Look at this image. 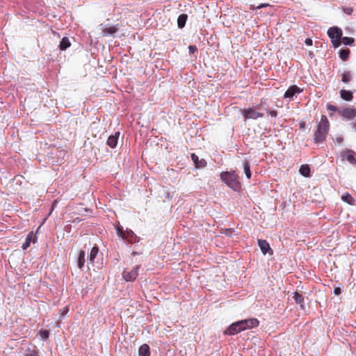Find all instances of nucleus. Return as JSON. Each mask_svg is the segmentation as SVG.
Returning <instances> with one entry per match:
<instances>
[{"instance_id": "obj_1", "label": "nucleus", "mask_w": 356, "mask_h": 356, "mask_svg": "<svg viewBox=\"0 0 356 356\" xmlns=\"http://www.w3.org/2000/svg\"><path fill=\"white\" fill-rule=\"evenodd\" d=\"M330 130V122L327 118L323 115L321 117L320 122L316 124L314 132V142L316 144L323 143Z\"/></svg>"}, {"instance_id": "obj_2", "label": "nucleus", "mask_w": 356, "mask_h": 356, "mask_svg": "<svg viewBox=\"0 0 356 356\" xmlns=\"http://www.w3.org/2000/svg\"><path fill=\"white\" fill-rule=\"evenodd\" d=\"M259 325V321L256 318L243 320L232 323L225 331V334L234 335L245 329L257 327Z\"/></svg>"}, {"instance_id": "obj_3", "label": "nucleus", "mask_w": 356, "mask_h": 356, "mask_svg": "<svg viewBox=\"0 0 356 356\" xmlns=\"http://www.w3.org/2000/svg\"><path fill=\"white\" fill-rule=\"evenodd\" d=\"M222 181L226 184L229 188L237 191L241 188V183L238 181V176L236 174L235 171L232 172H222L220 175Z\"/></svg>"}, {"instance_id": "obj_4", "label": "nucleus", "mask_w": 356, "mask_h": 356, "mask_svg": "<svg viewBox=\"0 0 356 356\" xmlns=\"http://www.w3.org/2000/svg\"><path fill=\"white\" fill-rule=\"evenodd\" d=\"M241 113L245 120L252 119L257 120L264 117V114L255 110L254 107L244 108L241 111Z\"/></svg>"}, {"instance_id": "obj_5", "label": "nucleus", "mask_w": 356, "mask_h": 356, "mask_svg": "<svg viewBox=\"0 0 356 356\" xmlns=\"http://www.w3.org/2000/svg\"><path fill=\"white\" fill-rule=\"evenodd\" d=\"M140 266H136L132 269H124L122 272V277L126 282L134 281L138 275Z\"/></svg>"}, {"instance_id": "obj_6", "label": "nucleus", "mask_w": 356, "mask_h": 356, "mask_svg": "<svg viewBox=\"0 0 356 356\" xmlns=\"http://www.w3.org/2000/svg\"><path fill=\"white\" fill-rule=\"evenodd\" d=\"M338 113L343 118L350 120L356 116V108L353 106L341 108L338 110Z\"/></svg>"}, {"instance_id": "obj_7", "label": "nucleus", "mask_w": 356, "mask_h": 356, "mask_svg": "<svg viewBox=\"0 0 356 356\" xmlns=\"http://www.w3.org/2000/svg\"><path fill=\"white\" fill-rule=\"evenodd\" d=\"M341 156L343 159H346L350 164H356V154L354 151L351 149H346L341 152Z\"/></svg>"}, {"instance_id": "obj_8", "label": "nucleus", "mask_w": 356, "mask_h": 356, "mask_svg": "<svg viewBox=\"0 0 356 356\" xmlns=\"http://www.w3.org/2000/svg\"><path fill=\"white\" fill-rule=\"evenodd\" d=\"M258 245L264 254L268 253L270 255H272L273 254V250L270 248L269 243L266 240L259 239Z\"/></svg>"}, {"instance_id": "obj_9", "label": "nucleus", "mask_w": 356, "mask_h": 356, "mask_svg": "<svg viewBox=\"0 0 356 356\" xmlns=\"http://www.w3.org/2000/svg\"><path fill=\"white\" fill-rule=\"evenodd\" d=\"M327 35L332 40L341 39L342 36V31L337 26L331 27L327 31Z\"/></svg>"}, {"instance_id": "obj_10", "label": "nucleus", "mask_w": 356, "mask_h": 356, "mask_svg": "<svg viewBox=\"0 0 356 356\" xmlns=\"http://www.w3.org/2000/svg\"><path fill=\"white\" fill-rule=\"evenodd\" d=\"M191 157L196 168H204L207 166V161L204 159H199V157L195 154H191Z\"/></svg>"}, {"instance_id": "obj_11", "label": "nucleus", "mask_w": 356, "mask_h": 356, "mask_svg": "<svg viewBox=\"0 0 356 356\" xmlns=\"http://www.w3.org/2000/svg\"><path fill=\"white\" fill-rule=\"evenodd\" d=\"M302 90L297 86L293 85L290 86L284 95V98H292L296 94H299Z\"/></svg>"}, {"instance_id": "obj_12", "label": "nucleus", "mask_w": 356, "mask_h": 356, "mask_svg": "<svg viewBox=\"0 0 356 356\" xmlns=\"http://www.w3.org/2000/svg\"><path fill=\"white\" fill-rule=\"evenodd\" d=\"M119 136H120L119 131H117L115 133V134L110 136L108 138V140L106 142L107 145L111 148L115 147L118 144Z\"/></svg>"}, {"instance_id": "obj_13", "label": "nucleus", "mask_w": 356, "mask_h": 356, "mask_svg": "<svg viewBox=\"0 0 356 356\" xmlns=\"http://www.w3.org/2000/svg\"><path fill=\"white\" fill-rule=\"evenodd\" d=\"M122 239L127 241L129 243H133L137 241L138 237L133 231L127 229Z\"/></svg>"}, {"instance_id": "obj_14", "label": "nucleus", "mask_w": 356, "mask_h": 356, "mask_svg": "<svg viewBox=\"0 0 356 356\" xmlns=\"http://www.w3.org/2000/svg\"><path fill=\"white\" fill-rule=\"evenodd\" d=\"M33 241V243L35 242V236H34L33 232H30L26 238V241L23 243L22 248L23 250H26L29 246L31 242Z\"/></svg>"}, {"instance_id": "obj_15", "label": "nucleus", "mask_w": 356, "mask_h": 356, "mask_svg": "<svg viewBox=\"0 0 356 356\" xmlns=\"http://www.w3.org/2000/svg\"><path fill=\"white\" fill-rule=\"evenodd\" d=\"M149 346L147 344L144 343L140 346L138 350V356H149Z\"/></svg>"}, {"instance_id": "obj_16", "label": "nucleus", "mask_w": 356, "mask_h": 356, "mask_svg": "<svg viewBox=\"0 0 356 356\" xmlns=\"http://www.w3.org/2000/svg\"><path fill=\"white\" fill-rule=\"evenodd\" d=\"M299 172L305 177H309L311 176L310 167L308 164L302 165L300 168Z\"/></svg>"}, {"instance_id": "obj_17", "label": "nucleus", "mask_w": 356, "mask_h": 356, "mask_svg": "<svg viewBox=\"0 0 356 356\" xmlns=\"http://www.w3.org/2000/svg\"><path fill=\"white\" fill-rule=\"evenodd\" d=\"M341 97L346 101H351L353 98V93L350 90H341L340 91Z\"/></svg>"}, {"instance_id": "obj_18", "label": "nucleus", "mask_w": 356, "mask_h": 356, "mask_svg": "<svg viewBox=\"0 0 356 356\" xmlns=\"http://www.w3.org/2000/svg\"><path fill=\"white\" fill-rule=\"evenodd\" d=\"M99 252V248L97 246H94L90 252V254L88 256V259L90 264H93L95 259L96 258L97 254Z\"/></svg>"}, {"instance_id": "obj_19", "label": "nucleus", "mask_w": 356, "mask_h": 356, "mask_svg": "<svg viewBox=\"0 0 356 356\" xmlns=\"http://www.w3.org/2000/svg\"><path fill=\"white\" fill-rule=\"evenodd\" d=\"M118 30L117 26H113L109 27H106L102 30L103 35H113Z\"/></svg>"}, {"instance_id": "obj_20", "label": "nucleus", "mask_w": 356, "mask_h": 356, "mask_svg": "<svg viewBox=\"0 0 356 356\" xmlns=\"http://www.w3.org/2000/svg\"><path fill=\"white\" fill-rule=\"evenodd\" d=\"M188 19V16L186 14H181L178 17L177 19V25L178 27L182 29L184 27L186 20Z\"/></svg>"}, {"instance_id": "obj_21", "label": "nucleus", "mask_w": 356, "mask_h": 356, "mask_svg": "<svg viewBox=\"0 0 356 356\" xmlns=\"http://www.w3.org/2000/svg\"><path fill=\"white\" fill-rule=\"evenodd\" d=\"M85 264V251L81 250L79 254L77 264L80 269H81Z\"/></svg>"}, {"instance_id": "obj_22", "label": "nucleus", "mask_w": 356, "mask_h": 356, "mask_svg": "<svg viewBox=\"0 0 356 356\" xmlns=\"http://www.w3.org/2000/svg\"><path fill=\"white\" fill-rule=\"evenodd\" d=\"M71 45V43L67 37H64L62 38L59 47L61 50H65L67 48L70 47Z\"/></svg>"}, {"instance_id": "obj_23", "label": "nucleus", "mask_w": 356, "mask_h": 356, "mask_svg": "<svg viewBox=\"0 0 356 356\" xmlns=\"http://www.w3.org/2000/svg\"><path fill=\"white\" fill-rule=\"evenodd\" d=\"M341 199L343 201L347 202L350 205H353L355 203V199L349 193H346L343 195Z\"/></svg>"}, {"instance_id": "obj_24", "label": "nucleus", "mask_w": 356, "mask_h": 356, "mask_svg": "<svg viewBox=\"0 0 356 356\" xmlns=\"http://www.w3.org/2000/svg\"><path fill=\"white\" fill-rule=\"evenodd\" d=\"M350 53L349 49H341L339 51V57L341 60H346L349 57Z\"/></svg>"}, {"instance_id": "obj_25", "label": "nucleus", "mask_w": 356, "mask_h": 356, "mask_svg": "<svg viewBox=\"0 0 356 356\" xmlns=\"http://www.w3.org/2000/svg\"><path fill=\"white\" fill-rule=\"evenodd\" d=\"M243 166L244 172H245V174L247 178L250 179L252 174H251V171H250V163L247 161H245L243 163Z\"/></svg>"}, {"instance_id": "obj_26", "label": "nucleus", "mask_w": 356, "mask_h": 356, "mask_svg": "<svg viewBox=\"0 0 356 356\" xmlns=\"http://www.w3.org/2000/svg\"><path fill=\"white\" fill-rule=\"evenodd\" d=\"M293 298L294 300L296 302V303L300 304V306L302 307V305L304 303V298L300 293L296 291L293 293Z\"/></svg>"}, {"instance_id": "obj_27", "label": "nucleus", "mask_w": 356, "mask_h": 356, "mask_svg": "<svg viewBox=\"0 0 356 356\" xmlns=\"http://www.w3.org/2000/svg\"><path fill=\"white\" fill-rule=\"evenodd\" d=\"M351 79V74L350 72H345L342 74L341 81L343 83H348Z\"/></svg>"}, {"instance_id": "obj_28", "label": "nucleus", "mask_w": 356, "mask_h": 356, "mask_svg": "<svg viewBox=\"0 0 356 356\" xmlns=\"http://www.w3.org/2000/svg\"><path fill=\"white\" fill-rule=\"evenodd\" d=\"M115 227L117 235L119 237L122 238L123 236H124L125 230H124L123 227L122 226H120V225H115Z\"/></svg>"}, {"instance_id": "obj_29", "label": "nucleus", "mask_w": 356, "mask_h": 356, "mask_svg": "<svg viewBox=\"0 0 356 356\" xmlns=\"http://www.w3.org/2000/svg\"><path fill=\"white\" fill-rule=\"evenodd\" d=\"M341 40H342V42L346 44V45H350L352 44L355 40L353 38H349V37H343L342 38L341 37Z\"/></svg>"}, {"instance_id": "obj_30", "label": "nucleus", "mask_w": 356, "mask_h": 356, "mask_svg": "<svg viewBox=\"0 0 356 356\" xmlns=\"http://www.w3.org/2000/svg\"><path fill=\"white\" fill-rule=\"evenodd\" d=\"M40 334L43 339H47L49 337V332L48 330H41Z\"/></svg>"}, {"instance_id": "obj_31", "label": "nucleus", "mask_w": 356, "mask_h": 356, "mask_svg": "<svg viewBox=\"0 0 356 356\" xmlns=\"http://www.w3.org/2000/svg\"><path fill=\"white\" fill-rule=\"evenodd\" d=\"M332 42L334 47H337L341 44V39H333V40H332Z\"/></svg>"}, {"instance_id": "obj_32", "label": "nucleus", "mask_w": 356, "mask_h": 356, "mask_svg": "<svg viewBox=\"0 0 356 356\" xmlns=\"http://www.w3.org/2000/svg\"><path fill=\"white\" fill-rule=\"evenodd\" d=\"M327 109L329 111H334V112H336V111L338 112V110H339V109H337V108L335 106L332 105V104H327Z\"/></svg>"}, {"instance_id": "obj_33", "label": "nucleus", "mask_w": 356, "mask_h": 356, "mask_svg": "<svg viewBox=\"0 0 356 356\" xmlns=\"http://www.w3.org/2000/svg\"><path fill=\"white\" fill-rule=\"evenodd\" d=\"M188 50H189L190 54H194L195 52H196L197 51V49L196 46L191 45L188 47Z\"/></svg>"}, {"instance_id": "obj_34", "label": "nucleus", "mask_w": 356, "mask_h": 356, "mask_svg": "<svg viewBox=\"0 0 356 356\" xmlns=\"http://www.w3.org/2000/svg\"><path fill=\"white\" fill-rule=\"evenodd\" d=\"M353 11V8H350V7L343 8V12L347 15H351Z\"/></svg>"}, {"instance_id": "obj_35", "label": "nucleus", "mask_w": 356, "mask_h": 356, "mask_svg": "<svg viewBox=\"0 0 356 356\" xmlns=\"http://www.w3.org/2000/svg\"><path fill=\"white\" fill-rule=\"evenodd\" d=\"M269 114L273 118H276L277 116V111L275 110H272L269 111Z\"/></svg>"}, {"instance_id": "obj_36", "label": "nucleus", "mask_w": 356, "mask_h": 356, "mask_svg": "<svg viewBox=\"0 0 356 356\" xmlns=\"http://www.w3.org/2000/svg\"><path fill=\"white\" fill-rule=\"evenodd\" d=\"M341 289L339 287L334 288V293L335 295L338 296V295L341 294Z\"/></svg>"}, {"instance_id": "obj_37", "label": "nucleus", "mask_w": 356, "mask_h": 356, "mask_svg": "<svg viewBox=\"0 0 356 356\" xmlns=\"http://www.w3.org/2000/svg\"><path fill=\"white\" fill-rule=\"evenodd\" d=\"M305 44L307 46H312V40L311 38H307L305 40Z\"/></svg>"}, {"instance_id": "obj_38", "label": "nucleus", "mask_w": 356, "mask_h": 356, "mask_svg": "<svg viewBox=\"0 0 356 356\" xmlns=\"http://www.w3.org/2000/svg\"><path fill=\"white\" fill-rule=\"evenodd\" d=\"M342 141H343V138H341V137H339V138H336V142L338 143H340Z\"/></svg>"}, {"instance_id": "obj_39", "label": "nucleus", "mask_w": 356, "mask_h": 356, "mask_svg": "<svg viewBox=\"0 0 356 356\" xmlns=\"http://www.w3.org/2000/svg\"><path fill=\"white\" fill-rule=\"evenodd\" d=\"M305 122H303V121L300 122V129H303L305 127Z\"/></svg>"}, {"instance_id": "obj_40", "label": "nucleus", "mask_w": 356, "mask_h": 356, "mask_svg": "<svg viewBox=\"0 0 356 356\" xmlns=\"http://www.w3.org/2000/svg\"><path fill=\"white\" fill-rule=\"evenodd\" d=\"M354 127L356 129V124H354Z\"/></svg>"}]
</instances>
